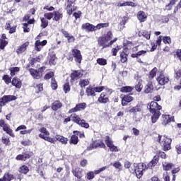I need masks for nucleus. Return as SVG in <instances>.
Here are the masks:
<instances>
[{
	"label": "nucleus",
	"instance_id": "nucleus-1",
	"mask_svg": "<svg viewBox=\"0 0 181 181\" xmlns=\"http://www.w3.org/2000/svg\"><path fill=\"white\" fill-rule=\"evenodd\" d=\"M156 141V142H158L160 144L163 151H169L170 149V144H172V139L168 137V136L158 134Z\"/></svg>",
	"mask_w": 181,
	"mask_h": 181
},
{
	"label": "nucleus",
	"instance_id": "nucleus-2",
	"mask_svg": "<svg viewBox=\"0 0 181 181\" xmlns=\"http://www.w3.org/2000/svg\"><path fill=\"white\" fill-rule=\"evenodd\" d=\"M112 39V33L111 31H108L106 35L103 37H100L98 40V45L100 46L102 49H107V47H110V41Z\"/></svg>",
	"mask_w": 181,
	"mask_h": 181
},
{
	"label": "nucleus",
	"instance_id": "nucleus-3",
	"mask_svg": "<svg viewBox=\"0 0 181 181\" xmlns=\"http://www.w3.org/2000/svg\"><path fill=\"white\" fill-rule=\"evenodd\" d=\"M159 157L162 158V159H165L166 158V153L163 151H159L158 156H155L153 160L148 164V168H155L156 165H158V162H159Z\"/></svg>",
	"mask_w": 181,
	"mask_h": 181
},
{
	"label": "nucleus",
	"instance_id": "nucleus-4",
	"mask_svg": "<svg viewBox=\"0 0 181 181\" xmlns=\"http://www.w3.org/2000/svg\"><path fill=\"white\" fill-rule=\"evenodd\" d=\"M45 70H46V67L42 66L38 69L37 70L30 69L29 72L31 74L32 77H33V78H36V80H39V78H40V77L43 76V71H45Z\"/></svg>",
	"mask_w": 181,
	"mask_h": 181
},
{
	"label": "nucleus",
	"instance_id": "nucleus-5",
	"mask_svg": "<svg viewBox=\"0 0 181 181\" xmlns=\"http://www.w3.org/2000/svg\"><path fill=\"white\" fill-rule=\"evenodd\" d=\"M76 5V0H67L66 10L68 15H71L74 11L77 10Z\"/></svg>",
	"mask_w": 181,
	"mask_h": 181
},
{
	"label": "nucleus",
	"instance_id": "nucleus-6",
	"mask_svg": "<svg viewBox=\"0 0 181 181\" xmlns=\"http://www.w3.org/2000/svg\"><path fill=\"white\" fill-rule=\"evenodd\" d=\"M105 142L107 148H109L110 152H118L119 151L118 148L114 145L112 139H111L109 136H105Z\"/></svg>",
	"mask_w": 181,
	"mask_h": 181
},
{
	"label": "nucleus",
	"instance_id": "nucleus-7",
	"mask_svg": "<svg viewBox=\"0 0 181 181\" xmlns=\"http://www.w3.org/2000/svg\"><path fill=\"white\" fill-rule=\"evenodd\" d=\"M18 98L15 95H4L1 98H0V103L1 104H3V105H6V103H11V101H15Z\"/></svg>",
	"mask_w": 181,
	"mask_h": 181
},
{
	"label": "nucleus",
	"instance_id": "nucleus-8",
	"mask_svg": "<svg viewBox=\"0 0 181 181\" xmlns=\"http://www.w3.org/2000/svg\"><path fill=\"white\" fill-rule=\"evenodd\" d=\"M87 108V104L82 103L77 104L75 107L69 110V114H73V112H77V111H81V110H86Z\"/></svg>",
	"mask_w": 181,
	"mask_h": 181
},
{
	"label": "nucleus",
	"instance_id": "nucleus-9",
	"mask_svg": "<svg viewBox=\"0 0 181 181\" xmlns=\"http://www.w3.org/2000/svg\"><path fill=\"white\" fill-rule=\"evenodd\" d=\"M156 80L160 86H165V84H168V83H169V78L165 76V75L162 72L159 73V76H158Z\"/></svg>",
	"mask_w": 181,
	"mask_h": 181
},
{
	"label": "nucleus",
	"instance_id": "nucleus-10",
	"mask_svg": "<svg viewBox=\"0 0 181 181\" xmlns=\"http://www.w3.org/2000/svg\"><path fill=\"white\" fill-rule=\"evenodd\" d=\"M134 172L138 179H141L144 175V163H139L136 165Z\"/></svg>",
	"mask_w": 181,
	"mask_h": 181
},
{
	"label": "nucleus",
	"instance_id": "nucleus-11",
	"mask_svg": "<svg viewBox=\"0 0 181 181\" xmlns=\"http://www.w3.org/2000/svg\"><path fill=\"white\" fill-rule=\"evenodd\" d=\"M72 55L75 58V62H76V63H81L83 57L81 56V52L80 50L76 49H72Z\"/></svg>",
	"mask_w": 181,
	"mask_h": 181
},
{
	"label": "nucleus",
	"instance_id": "nucleus-12",
	"mask_svg": "<svg viewBox=\"0 0 181 181\" xmlns=\"http://www.w3.org/2000/svg\"><path fill=\"white\" fill-rule=\"evenodd\" d=\"M46 45H47V40H46L42 42L40 40H37L35 43V49L37 52H40V50H42V47L43 46H46Z\"/></svg>",
	"mask_w": 181,
	"mask_h": 181
},
{
	"label": "nucleus",
	"instance_id": "nucleus-13",
	"mask_svg": "<svg viewBox=\"0 0 181 181\" xmlns=\"http://www.w3.org/2000/svg\"><path fill=\"white\" fill-rule=\"evenodd\" d=\"M82 29H85V30H88V32H94L97 30V27L93 25V24H90V23H86L82 25Z\"/></svg>",
	"mask_w": 181,
	"mask_h": 181
},
{
	"label": "nucleus",
	"instance_id": "nucleus-14",
	"mask_svg": "<svg viewBox=\"0 0 181 181\" xmlns=\"http://www.w3.org/2000/svg\"><path fill=\"white\" fill-rule=\"evenodd\" d=\"M74 135L71 136L69 143L73 144L74 145H77L78 144V136L80 134L78 131H74Z\"/></svg>",
	"mask_w": 181,
	"mask_h": 181
},
{
	"label": "nucleus",
	"instance_id": "nucleus-15",
	"mask_svg": "<svg viewBox=\"0 0 181 181\" xmlns=\"http://www.w3.org/2000/svg\"><path fill=\"white\" fill-rule=\"evenodd\" d=\"M98 103H100V104H107V103L110 101V99L105 95V93H102L98 98Z\"/></svg>",
	"mask_w": 181,
	"mask_h": 181
},
{
	"label": "nucleus",
	"instance_id": "nucleus-16",
	"mask_svg": "<svg viewBox=\"0 0 181 181\" xmlns=\"http://www.w3.org/2000/svg\"><path fill=\"white\" fill-rule=\"evenodd\" d=\"M92 148L93 149H96V148H105V144L103 141H96L92 144Z\"/></svg>",
	"mask_w": 181,
	"mask_h": 181
},
{
	"label": "nucleus",
	"instance_id": "nucleus-17",
	"mask_svg": "<svg viewBox=\"0 0 181 181\" xmlns=\"http://www.w3.org/2000/svg\"><path fill=\"white\" fill-rule=\"evenodd\" d=\"M72 173L75 177H77V179L78 180V181H81L80 180V179L83 177V173H81V170H80V168H76L75 169H73Z\"/></svg>",
	"mask_w": 181,
	"mask_h": 181
},
{
	"label": "nucleus",
	"instance_id": "nucleus-18",
	"mask_svg": "<svg viewBox=\"0 0 181 181\" xmlns=\"http://www.w3.org/2000/svg\"><path fill=\"white\" fill-rule=\"evenodd\" d=\"M62 107H63V104L59 100H55L52 104V110H53V111H57L58 110H60Z\"/></svg>",
	"mask_w": 181,
	"mask_h": 181
},
{
	"label": "nucleus",
	"instance_id": "nucleus-19",
	"mask_svg": "<svg viewBox=\"0 0 181 181\" xmlns=\"http://www.w3.org/2000/svg\"><path fill=\"white\" fill-rule=\"evenodd\" d=\"M134 100V98L131 95H124L122 100V105L123 107H125V105H127L128 103H131Z\"/></svg>",
	"mask_w": 181,
	"mask_h": 181
},
{
	"label": "nucleus",
	"instance_id": "nucleus-20",
	"mask_svg": "<svg viewBox=\"0 0 181 181\" xmlns=\"http://www.w3.org/2000/svg\"><path fill=\"white\" fill-rule=\"evenodd\" d=\"M28 46H29V42H26L24 44H23L21 46H19L16 50V52L18 53V54H21L23 53V52H25Z\"/></svg>",
	"mask_w": 181,
	"mask_h": 181
},
{
	"label": "nucleus",
	"instance_id": "nucleus-21",
	"mask_svg": "<svg viewBox=\"0 0 181 181\" xmlns=\"http://www.w3.org/2000/svg\"><path fill=\"white\" fill-rule=\"evenodd\" d=\"M151 113L153 114L151 117V122L153 124H155V122H156V121H158L160 117V112L157 110L156 112H151Z\"/></svg>",
	"mask_w": 181,
	"mask_h": 181
},
{
	"label": "nucleus",
	"instance_id": "nucleus-22",
	"mask_svg": "<svg viewBox=\"0 0 181 181\" xmlns=\"http://www.w3.org/2000/svg\"><path fill=\"white\" fill-rule=\"evenodd\" d=\"M153 91V85L152 82L150 81L147 83V86L144 87V93L145 94H149Z\"/></svg>",
	"mask_w": 181,
	"mask_h": 181
},
{
	"label": "nucleus",
	"instance_id": "nucleus-23",
	"mask_svg": "<svg viewBox=\"0 0 181 181\" xmlns=\"http://www.w3.org/2000/svg\"><path fill=\"white\" fill-rule=\"evenodd\" d=\"M11 84L16 88H21V87H22V82L21 81V79L18 78H13Z\"/></svg>",
	"mask_w": 181,
	"mask_h": 181
},
{
	"label": "nucleus",
	"instance_id": "nucleus-24",
	"mask_svg": "<svg viewBox=\"0 0 181 181\" xmlns=\"http://www.w3.org/2000/svg\"><path fill=\"white\" fill-rule=\"evenodd\" d=\"M60 19H63V13H60L59 11H54L53 21L59 22Z\"/></svg>",
	"mask_w": 181,
	"mask_h": 181
},
{
	"label": "nucleus",
	"instance_id": "nucleus-25",
	"mask_svg": "<svg viewBox=\"0 0 181 181\" xmlns=\"http://www.w3.org/2000/svg\"><path fill=\"white\" fill-rule=\"evenodd\" d=\"M55 139L57 141H59V142H61V144H63L64 145H67V142L69 141V139L60 135H56Z\"/></svg>",
	"mask_w": 181,
	"mask_h": 181
},
{
	"label": "nucleus",
	"instance_id": "nucleus-26",
	"mask_svg": "<svg viewBox=\"0 0 181 181\" xmlns=\"http://www.w3.org/2000/svg\"><path fill=\"white\" fill-rule=\"evenodd\" d=\"M86 93L88 97H95V90L91 86L86 88Z\"/></svg>",
	"mask_w": 181,
	"mask_h": 181
},
{
	"label": "nucleus",
	"instance_id": "nucleus-27",
	"mask_svg": "<svg viewBox=\"0 0 181 181\" xmlns=\"http://www.w3.org/2000/svg\"><path fill=\"white\" fill-rule=\"evenodd\" d=\"M137 18L140 22H145L146 21V14L144 11H139L137 14Z\"/></svg>",
	"mask_w": 181,
	"mask_h": 181
},
{
	"label": "nucleus",
	"instance_id": "nucleus-28",
	"mask_svg": "<svg viewBox=\"0 0 181 181\" xmlns=\"http://www.w3.org/2000/svg\"><path fill=\"white\" fill-rule=\"evenodd\" d=\"M139 36H144L147 40H149L151 39V32L143 30L142 32L139 33Z\"/></svg>",
	"mask_w": 181,
	"mask_h": 181
},
{
	"label": "nucleus",
	"instance_id": "nucleus-29",
	"mask_svg": "<svg viewBox=\"0 0 181 181\" xmlns=\"http://www.w3.org/2000/svg\"><path fill=\"white\" fill-rule=\"evenodd\" d=\"M39 137L42 138V139H45V141H47V142H50L51 144H54V139L50 136H45V134H40Z\"/></svg>",
	"mask_w": 181,
	"mask_h": 181
},
{
	"label": "nucleus",
	"instance_id": "nucleus-30",
	"mask_svg": "<svg viewBox=\"0 0 181 181\" xmlns=\"http://www.w3.org/2000/svg\"><path fill=\"white\" fill-rule=\"evenodd\" d=\"M83 74H81V71H75L71 74V80H76L80 77H81Z\"/></svg>",
	"mask_w": 181,
	"mask_h": 181
},
{
	"label": "nucleus",
	"instance_id": "nucleus-31",
	"mask_svg": "<svg viewBox=\"0 0 181 181\" xmlns=\"http://www.w3.org/2000/svg\"><path fill=\"white\" fill-rule=\"evenodd\" d=\"M13 175L10 173H6L4 175L3 178L0 179V181H11L13 180Z\"/></svg>",
	"mask_w": 181,
	"mask_h": 181
},
{
	"label": "nucleus",
	"instance_id": "nucleus-32",
	"mask_svg": "<svg viewBox=\"0 0 181 181\" xmlns=\"http://www.w3.org/2000/svg\"><path fill=\"white\" fill-rule=\"evenodd\" d=\"M156 107H158V103L153 101L149 105L150 112H155L156 110Z\"/></svg>",
	"mask_w": 181,
	"mask_h": 181
},
{
	"label": "nucleus",
	"instance_id": "nucleus-33",
	"mask_svg": "<svg viewBox=\"0 0 181 181\" xmlns=\"http://www.w3.org/2000/svg\"><path fill=\"white\" fill-rule=\"evenodd\" d=\"M158 73V68H153L149 74L148 78L149 80H152L153 78L156 77V74Z\"/></svg>",
	"mask_w": 181,
	"mask_h": 181
},
{
	"label": "nucleus",
	"instance_id": "nucleus-34",
	"mask_svg": "<svg viewBox=\"0 0 181 181\" xmlns=\"http://www.w3.org/2000/svg\"><path fill=\"white\" fill-rule=\"evenodd\" d=\"M134 90L132 86H123L120 91L121 93H131Z\"/></svg>",
	"mask_w": 181,
	"mask_h": 181
},
{
	"label": "nucleus",
	"instance_id": "nucleus-35",
	"mask_svg": "<svg viewBox=\"0 0 181 181\" xmlns=\"http://www.w3.org/2000/svg\"><path fill=\"white\" fill-rule=\"evenodd\" d=\"M41 28L42 29H46L47 28V25H49V21L46 20L45 18H41Z\"/></svg>",
	"mask_w": 181,
	"mask_h": 181
},
{
	"label": "nucleus",
	"instance_id": "nucleus-36",
	"mask_svg": "<svg viewBox=\"0 0 181 181\" xmlns=\"http://www.w3.org/2000/svg\"><path fill=\"white\" fill-rule=\"evenodd\" d=\"M163 170L168 171V170H170V169L173 168V164L163 163Z\"/></svg>",
	"mask_w": 181,
	"mask_h": 181
},
{
	"label": "nucleus",
	"instance_id": "nucleus-37",
	"mask_svg": "<svg viewBox=\"0 0 181 181\" xmlns=\"http://www.w3.org/2000/svg\"><path fill=\"white\" fill-rule=\"evenodd\" d=\"M96 62L100 66H107V59L104 58H98Z\"/></svg>",
	"mask_w": 181,
	"mask_h": 181
},
{
	"label": "nucleus",
	"instance_id": "nucleus-38",
	"mask_svg": "<svg viewBox=\"0 0 181 181\" xmlns=\"http://www.w3.org/2000/svg\"><path fill=\"white\" fill-rule=\"evenodd\" d=\"M90 84V81L87 79H81L79 81V86L83 88L86 87V86H88Z\"/></svg>",
	"mask_w": 181,
	"mask_h": 181
},
{
	"label": "nucleus",
	"instance_id": "nucleus-39",
	"mask_svg": "<svg viewBox=\"0 0 181 181\" xmlns=\"http://www.w3.org/2000/svg\"><path fill=\"white\" fill-rule=\"evenodd\" d=\"M142 111V108H141V106H135L129 110V112L135 113V112H141Z\"/></svg>",
	"mask_w": 181,
	"mask_h": 181
},
{
	"label": "nucleus",
	"instance_id": "nucleus-40",
	"mask_svg": "<svg viewBox=\"0 0 181 181\" xmlns=\"http://www.w3.org/2000/svg\"><path fill=\"white\" fill-rule=\"evenodd\" d=\"M20 173H23L24 175H26L28 172H29V168L26 165H23L19 168Z\"/></svg>",
	"mask_w": 181,
	"mask_h": 181
},
{
	"label": "nucleus",
	"instance_id": "nucleus-41",
	"mask_svg": "<svg viewBox=\"0 0 181 181\" xmlns=\"http://www.w3.org/2000/svg\"><path fill=\"white\" fill-rule=\"evenodd\" d=\"M115 169H118V170H122V164L119 161H116L113 164H112Z\"/></svg>",
	"mask_w": 181,
	"mask_h": 181
},
{
	"label": "nucleus",
	"instance_id": "nucleus-42",
	"mask_svg": "<svg viewBox=\"0 0 181 181\" xmlns=\"http://www.w3.org/2000/svg\"><path fill=\"white\" fill-rule=\"evenodd\" d=\"M127 54L124 52H121L120 53V62L122 63H125L127 60H128V58H127Z\"/></svg>",
	"mask_w": 181,
	"mask_h": 181
},
{
	"label": "nucleus",
	"instance_id": "nucleus-43",
	"mask_svg": "<svg viewBox=\"0 0 181 181\" xmlns=\"http://www.w3.org/2000/svg\"><path fill=\"white\" fill-rule=\"evenodd\" d=\"M9 70L11 71V73H10L11 76L13 77V76H15V74L18 73V71H19L20 69H19V67L16 66V67L10 68Z\"/></svg>",
	"mask_w": 181,
	"mask_h": 181
},
{
	"label": "nucleus",
	"instance_id": "nucleus-44",
	"mask_svg": "<svg viewBox=\"0 0 181 181\" xmlns=\"http://www.w3.org/2000/svg\"><path fill=\"white\" fill-rule=\"evenodd\" d=\"M2 80L4 81L6 84H9V83L12 82V78L9 76V75H4L2 78Z\"/></svg>",
	"mask_w": 181,
	"mask_h": 181
},
{
	"label": "nucleus",
	"instance_id": "nucleus-45",
	"mask_svg": "<svg viewBox=\"0 0 181 181\" xmlns=\"http://www.w3.org/2000/svg\"><path fill=\"white\" fill-rule=\"evenodd\" d=\"M72 121L74 122H76V124H78V125L81 119H80V117H78V115L74 114V115H72Z\"/></svg>",
	"mask_w": 181,
	"mask_h": 181
},
{
	"label": "nucleus",
	"instance_id": "nucleus-46",
	"mask_svg": "<svg viewBox=\"0 0 181 181\" xmlns=\"http://www.w3.org/2000/svg\"><path fill=\"white\" fill-rule=\"evenodd\" d=\"M78 125L82 127V128H90V124L86 122V120L81 119V122H79Z\"/></svg>",
	"mask_w": 181,
	"mask_h": 181
},
{
	"label": "nucleus",
	"instance_id": "nucleus-47",
	"mask_svg": "<svg viewBox=\"0 0 181 181\" xmlns=\"http://www.w3.org/2000/svg\"><path fill=\"white\" fill-rule=\"evenodd\" d=\"M163 118H165L164 122H166V124H169V122H172V121H175V119L170 118L168 115H163Z\"/></svg>",
	"mask_w": 181,
	"mask_h": 181
},
{
	"label": "nucleus",
	"instance_id": "nucleus-48",
	"mask_svg": "<svg viewBox=\"0 0 181 181\" xmlns=\"http://www.w3.org/2000/svg\"><path fill=\"white\" fill-rule=\"evenodd\" d=\"M108 26H110V23H99L96 25V30L101 29V28H108Z\"/></svg>",
	"mask_w": 181,
	"mask_h": 181
},
{
	"label": "nucleus",
	"instance_id": "nucleus-49",
	"mask_svg": "<svg viewBox=\"0 0 181 181\" xmlns=\"http://www.w3.org/2000/svg\"><path fill=\"white\" fill-rule=\"evenodd\" d=\"M51 87L52 90H57V81H56V79H54V78H52L51 80Z\"/></svg>",
	"mask_w": 181,
	"mask_h": 181
},
{
	"label": "nucleus",
	"instance_id": "nucleus-50",
	"mask_svg": "<svg viewBox=\"0 0 181 181\" xmlns=\"http://www.w3.org/2000/svg\"><path fill=\"white\" fill-rule=\"evenodd\" d=\"M8 45V41L5 40H0V49L4 50L5 47Z\"/></svg>",
	"mask_w": 181,
	"mask_h": 181
},
{
	"label": "nucleus",
	"instance_id": "nucleus-51",
	"mask_svg": "<svg viewBox=\"0 0 181 181\" xmlns=\"http://www.w3.org/2000/svg\"><path fill=\"white\" fill-rule=\"evenodd\" d=\"M135 88L138 91V93H141L142 91V88H144L142 83H141V81H139L138 83L136 85Z\"/></svg>",
	"mask_w": 181,
	"mask_h": 181
},
{
	"label": "nucleus",
	"instance_id": "nucleus-52",
	"mask_svg": "<svg viewBox=\"0 0 181 181\" xmlns=\"http://www.w3.org/2000/svg\"><path fill=\"white\" fill-rule=\"evenodd\" d=\"M49 64L50 66H54V64H56V55L52 54V56H50Z\"/></svg>",
	"mask_w": 181,
	"mask_h": 181
},
{
	"label": "nucleus",
	"instance_id": "nucleus-53",
	"mask_svg": "<svg viewBox=\"0 0 181 181\" xmlns=\"http://www.w3.org/2000/svg\"><path fill=\"white\" fill-rule=\"evenodd\" d=\"M44 16L46 19H48V21H50L53 16H54V12L53 13H45L44 14Z\"/></svg>",
	"mask_w": 181,
	"mask_h": 181
},
{
	"label": "nucleus",
	"instance_id": "nucleus-54",
	"mask_svg": "<svg viewBox=\"0 0 181 181\" xmlns=\"http://www.w3.org/2000/svg\"><path fill=\"white\" fill-rule=\"evenodd\" d=\"M53 76H54V73L50 71L45 74V80H50V78H53Z\"/></svg>",
	"mask_w": 181,
	"mask_h": 181
},
{
	"label": "nucleus",
	"instance_id": "nucleus-55",
	"mask_svg": "<svg viewBox=\"0 0 181 181\" xmlns=\"http://www.w3.org/2000/svg\"><path fill=\"white\" fill-rule=\"evenodd\" d=\"M124 6H132L133 8H135L136 6V4L132 1H126L123 3Z\"/></svg>",
	"mask_w": 181,
	"mask_h": 181
},
{
	"label": "nucleus",
	"instance_id": "nucleus-56",
	"mask_svg": "<svg viewBox=\"0 0 181 181\" xmlns=\"http://www.w3.org/2000/svg\"><path fill=\"white\" fill-rule=\"evenodd\" d=\"M107 166L102 167V168H99L98 170H95L93 173L95 175H100V173L101 172H104V170H105V169H107Z\"/></svg>",
	"mask_w": 181,
	"mask_h": 181
},
{
	"label": "nucleus",
	"instance_id": "nucleus-57",
	"mask_svg": "<svg viewBox=\"0 0 181 181\" xmlns=\"http://www.w3.org/2000/svg\"><path fill=\"white\" fill-rule=\"evenodd\" d=\"M64 91L66 94H67V93L70 91V85L69 84V83H66L64 85Z\"/></svg>",
	"mask_w": 181,
	"mask_h": 181
},
{
	"label": "nucleus",
	"instance_id": "nucleus-58",
	"mask_svg": "<svg viewBox=\"0 0 181 181\" xmlns=\"http://www.w3.org/2000/svg\"><path fill=\"white\" fill-rule=\"evenodd\" d=\"M40 132L41 134H44V136H45H45H49V132H47V130L45 127H42L40 129Z\"/></svg>",
	"mask_w": 181,
	"mask_h": 181
},
{
	"label": "nucleus",
	"instance_id": "nucleus-59",
	"mask_svg": "<svg viewBox=\"0 0 181 181\" xmlns=\"http://www.w3.org/2000/svg\"><path fill=\"white\" fill-rule=\"evenodd\" d=\"M93 88L95 90V93H101V91H103L105 88V86H98Z\"/></svg>",
	"mask_w": 181,
	"mask_h": 181
},
{
	"label": "nucleus",
	"instance_id": "nucleus-60",
	"mask_svg": "<svg viewBox=\"0 0 181 181\" xmlns=\"http://www.w3.org/2000/svg\"><path fill=\"white\" fill-rule=\"evenodd\" d=\"M163 43H165V44L168 43V45L172 43V40L170 39V37H164L163 38Z\"/></svg>",
	"mask_w": 181,
	"mask_h": 181
},
{
	"label": "nucleus",
	"instance_id": "nucleus-61",
	"mask_svg": "<svg viewBox=\"0 0 181 181\" xmlns=\"http://www.w3.org/2000/svg\"><path fill=\"white\" fill-rule=\"evenodd\" d=\"M94 177V172L90 171L87 173V179L88 180H93V178Z\"/></svg>",
	"mask_w": 181,
	"mask_h": 181
},
{
	"label": "nucleus",
	"instance_id": "nucleus-62",
	"mask_svg": "<svg viewBox=\"0 0 181 181\" xmlns=\"http://www.w3.org/2000/svg\"><path fill=\"white\" fill-rule=\"evenodd\" d=\"M32 131H33V129H30L28 130H23V131H21L20 134L21 135H26V134H30L32 132Z\"/></svg>",
	"mask_w": 181,
	"mask_h": 181
},
{
	"label": "nucleus",
	"instance_id": "nucleus-63",
	"mask_svg": "<svg viewBox=\"0 0 181 181\" xmlns=\"http://www.w3.org/2000/svg\"><path fill=\"white\" fill-rule=\"evenodd\" d=\"M132 165V163L128 160L124 162V168L125 169H129V168H131V165Z\"/></svg>",
	"mask_w": 181,
	"mask_h": 181
},
{
	"label": "nucleus",
	"instance_id": "nucleus-64",
	"mask_svg": "<svg viewBox=\"0 0 181 181\" xmlns=\"http://www.w3.org/2000/svg\"><path fill=\"white\" fill-rule=\"evenodd\" d=\"M175 74H176V77L175 78H177V80H178V78L180 77H181V69L175 71Z\"/></svg>",
	"mask_w": 181,
	"mask_h": 181
}]
</instances>
